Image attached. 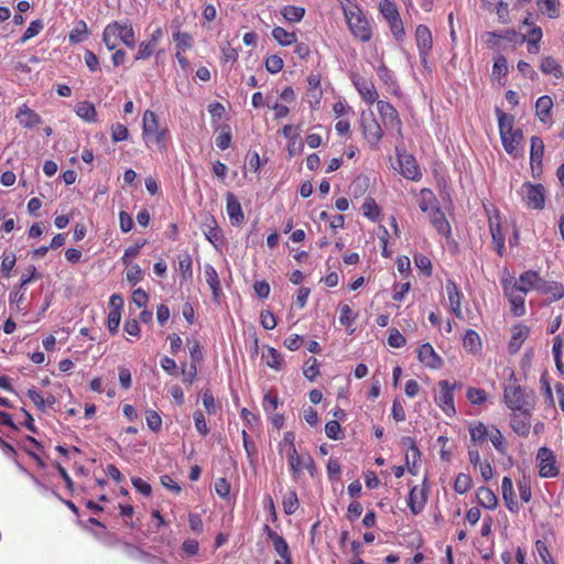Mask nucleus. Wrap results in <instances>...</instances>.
I'll list each match as a JSON object with an SVG mask.
<instances>
[{
    "label": "nucleus",
    "instance_id": "nucleus-1",
    "mask_svg": "<svg viewBox=\"0 0 564 564\" xmlns=\"http://www.w3.org/2000/svg\"><path fill=\"white\" fill-rule=\"evenodd\" d=\"M503 402L511 411L529 406L535 408L534 391L522 388L512 369L503 383Z\"/></svg>",
    "mask_w": 564,
    "mask_h": 564
},
{
    "label": "nucleus",
    "instance_id": "nucleus-2",
    "mask_svg": "<svg viewBox=\"0 0 564 564\" xmlns=\"http://www.w3.org/2000/svg\"><path fill=\"white\" fill-rule=\"evenodd\" d=\"M343 11L354 36L361 42H369L372 36V31L369 21L356 4L343 6Z\"/></svg>",
    "mask_w": 564,
    "mask_h": 564
},
{
    "label": "nucleus",
    "instance_id": "nucleus-3",
    "mask_svg": "<svg viewBox=\"0 0 564 564\" xmlns=\"http://www.w3.org/2000/svg\"><path fill=\"white\" fill-rule=\"evenodd\" d=\"M118 39L130 48L135 46L134 31L130 23L120 24L113 22L108 24L102 34V41L108 50L112 51L118 45Z\"/></svg>",
    "mask_w": 564,
    "mask_h": 564
},
{
    "label": "nucleus",
    "instance_id": "nucleus-4",
    "mask_svg": "<svg viewBox=\"0 0 564 564\" xmlns=\"http://www.w3.org/2000/svg\"><path fill=\"white\" fill-rule=\"evenodd\" d=\"M531 289L533 288H525L523 284H505V295L510 303L513 316L520 317L525 314V295Z\"/></svg>",
    "mask_w": 564,
    "mask_h": 564
},
{
    "label": "nucleus",
    "instance_id": "nucleus-5",
    "mask_svg": "<svg viewBox=\"0 0 564 564\" xmlns=\"http://www.w3.org/2000/svg\"><path fill=\"white\" fill-rule=\"evenodd\" d=\"M536 466L541 478H554L560 474L556 456L554 452L546 446H542L538 449Z\"/></svg>",
    "mask_w": 564,
    "mask_h": 564
},
{
    "label": "nucleus",
    "instance_id": "nucleus-6",
    "mask_svg": "<svg viewBox=\"0 0 564 564\" xmlns=\"http://www.w3.org/2000/svg\"><path fill=\"white\" fill-rule=\"evenodd\" d=\"M437 386L440 392L434 398L435 403L446 415L454 416L456 414L454 391L459 384L457 382L451 383L448 380H441Z\"/></svg>",
    "mask_w": 564,
    "mask_h": 564
},
{
    "label": "nucleus",
    "instance_id": "nucleus-7",
    "mask_svg": "<svg viewBox=\"0 0 564 564\" xmlns=\"http://www.w3.org/2000/svg\"><path fill=\"white\" fill-rule=\"evenodd\" d=\"M520 193L528 207L538 210L544 208L545 188L542 184H532L530 182H525L521 186Z\"/></svg>",
    "mask_w": 564,
    "mask_h": 564
},
{
    "label": "nucleus",
    "instance_id": "nucleus-8",
    "mask_svg": "<svg viewBox=\"0 0 564 564\" xmlns=\"http://www.w3.org/2000/svg\"><path fill=\"white\" fill-rule=\"evenodd\" d=\"M534 408H522L510 414V427L520 437H527L531 430V419Z\"/></svg>",
    "mask_w": 564,
    "mask_h": 564
},
{
    "label": "nucleus",
    "instance_id": "nucleus-9",
    "mask_svg": "<svg viewBox=\"0 0 564 564\" xmlns=\"http://www.w3.org/2000/svg\"><path fill=\"white\" fill-rule=\"evenodd\" d=\"M361 127L367 141L376 145L382 138V129L373 117L372 111L361 112Z\"/></svg>",
    "mask_w": 564,
    "mask_h": 564
},
{
    "label": "nucleus",
    "instance_id": "nucleus-10",
    "mask_svg": "<svg viewBox=\"0 0 564 564\" xmlns=\"http://www.w3.org/2000/svg\"><path fill=\"white\" fill-rule=\"evenodd\" d=\"M267 536L271 540L274 551L282 558L281 564H293L292 555L285 539L272 530L268 524L263 528Z\"/></svg>",
    "mask_w": 564,
    "mask_h": 564
},
{
    "label": "nucleus",
    "instance_id": "nucleus-11",
    "mask_svg": "<svg viewBox=\"0 0 564 564\" xmlns=\"http://www.w3.org/2000/svg\"><path fill=\"white\" fill-rule=\"evenodd\" d=\"M143 134L153 135L156 143L160 144L162 149L165 148L164 138L166 130L159 128L158 116L151 110H147L143 115Z\"/></svg>",
    "mask_w": 564,
    "mask_h": 564
},
{
    "label": "nucleus",
    "instance_id": "nucleus-12",
    "mask_svg": "<svg viewBox=\"0 0 564 564\" xmlns=\"http://www.w3.org/2000/svg\"><path fill=\"white\" fill-rule=\"evenodd\" d=\"M429 496V489L425 486V480L422 486H413L409 492L408 497V506L412 512V514H420L426 505Z\"/></svg>",
    "mask_w": 564,
    "mask_h": 564
},
{
    "label": "nucleus",
    "instance_id": "nucleus-13",
    "mask_svg": "<svg viewBox=\"0 0 564 564\" xmlns=\"http://www.w3.org/2000/svg\"><path fill=\"white\" fill-rule=\"evenodd\" d=\"M377 108L383 124L386 127L397 129L398 133L401 134L402 123L395 108L390 102L384 100H378Z\"/></svg>",
    "mask_w": 564,
    "mask_h": 564
},
{
    "label": "nucleus",
    "instance_id": "nucleus-14",
    "mask_svg": "<svg viewBox=\"0 0 564 564\" xmlns=\"http://www.w3.org/2000/svg\"><path fill=\"white\" fill-rule=\"evenodd\" d=\"M417 359L425 367L431 369H440L443 366L442 358L436 354L433 346L429 343L422 344L417 348Z\"/></svg>",
    "mask_w": 564,
    "mask_h": 564
},
{
    "label": "nucleus",
    "instance_id": "nucleus-15",
    "mask_svg": "<svg viewBox=\"0 0 564 564\" xmlns=\"http://www.w3.org/2000/svg\"><path fill=\"white\" fill-rule=\"evenodd\" d=\"M530 335V328L524 324H516L511 327V338L508 350L511 355L517 354Z\"/></svg>",
    "mask_w": 564,
    "mask_h": 564
},
{
    "label": "nucleus",
    "instance_id": "nucleus-16",
    "mask_svg": "<svg viewBox=\"0 0 564 564\" xmlns=\"http://www.w3.org/2000/svg\"><path fill=\"white\" fill-rule=\"evenodd\" d=\"M398 161L400 165V173L408 180H419L421 176L419 166L413 155L399 154Z\"/></svg>",
    "mask_w": 564,
    "mask_h": 564
},
{
    "label": "nucleus",
    "instance_id": "nucleus-17",
    "mask_svg": "<svg viewBox=\"0 0 564 564\" xmlns=\"http://www.w3.org/2000/svg\"><path fill=\"white\" fill-rule=\"evenodd\" d=\"M226 210L232 225L239 226L243 223L245 216L238 198L231 192L226 194Z\"/></svg>",
    "mask_w": 564,
    "mask_h": 564
},
{
    "label": "nucleus",
    "instance_id": "nucleus-18",
    "mask_svg": "<svg viewBox=\"0 0 564 564\" xmlns=\"http://www.w3.org/2000/svg\"><path fill=\"white\" fill-rule=\"evenodd\" d=\"M416 45L420 52V57H424L425 53H429L433 45L432 33L426 25H419L415 31Z\"/></svg>",
    "mask_w": 564,
    "mask_h": 564
},
{
    "label": "nucleus",
    "instance_id": "nucleus-19",
    "mask_svg": "<svg viewBox=\"0 0 564 564\" xmlns=\"http://www.w3.org/2000/svg\"><path fill=\"white\" fill-rule=\"evenodd\" d=\"M540 294L546 296L549 303L564 297V284H529Z\"/></svg>",
    "mask_w": 564,
    "mask_h": 564
},
{
    "label": "nucleus",
    "instance_id": "nucleus-20",
    "mask_svg": "<svg viewBox=\"0 0 564 564\" xmlns=\"http://www.w3.org/2000/svg\"><path fill=\"white\" fill-rule=\"evenodd\" d=\"M544 153V143L540 137L531 138V150H530V161L531 169L534 172L536 169L541 171L542 169V159Z\"/></svg>",
    "mask_w": 564,
    "mask_h": 564
},
{
    "label": "nucleus",
    "instance_id": "nucleus-21",
    "mask_svg": "<svg viewBox=\"0 0 564 564\" xmlns=\"http://www.w3.org/2000/svg\"><path fill=\"white\" fill-rule=\"evenodd\" d=\"M17 119L19 120L20 124H22L24 128L32 129L40 123H42V118L40 115H37L34 110L29 108L26 105H23L18 113Z\"/></svg>",
    "mask_w": 564,
    "mask_h": 564
},
{
    "label": "nucleus",
    "instance_id": "nucleus-22",
    "mask_svg": "<svg viewBox=\"0 0 564 564\" xmlns=\"http://www.w3.org/2000/svg\"><path fill=\"white\" fill-rule=\"evenodd\" d=\"M476 498L478 503L485 509L495 510L498 506V497L489 487H479L476 491Z\"/></svg>",
    "mask_w": 564,
    "mask_h": 564
},
{
    "label": "nucleus",
    "instance_id": "nucleus-23",
    "mask_svg": "<svg viewBox=\"0 0 564 564\" xmlns=\"http://www.w3.org/2000/svg\"><path fill=\"white\" fill-rule=\"evenodd\" d=\"M468 431L470 438L475 444H482L488 440L490 429L482 422L476 421L470 423Z\"/></svg>",
    "mask_w": 564,
    "mask_h": 564
},
{
    "label": "nucleus",
    "instance_id": "nucleus-24",
    "mask_svg": "<svg viewBox=\"0 0 564 564\" xmlns=\"http://www.w3.org/2000/svg\"><path fill=\"white\" fill-rule=\"evenodd\" d=\"M355 86L365 101L369 104H373L375 101H377L378 93L375 88V85L371 82L365 79L357 80L355 82Z\"/></svg>",
    "mask_w": 564,
    "mask_h": 564
},
{
    "label": "nucleus",
    "instance_id": "nucleus-25",
    "mask_svg": "<svg viewBox=\"0 0 564 564\" xmlns=\"http://www.w3.org/2000/svg\"><path fill=\"white\" fill-rule=\"evenodd\" d=\"M448 301L452 312L458 317L463 318L462 299L463 294L458 291L457 284H451L447 288Z\"/></svg>",
    "mask_w": 564,
    "mask_h": 564
},
{
    "label": "nucleus",
    "instance_id": "nucleus-26",
    "mask_svg": "<svg viewBox=\"0 0 564 564\" xmlns=\"http://www.w3.org/2000/svg\"><path fill=\"white\" fill-rule=\"evenodd\" d=\"M463 346L471 354L479 352L481 350V339L479 334L474 329L466 330L463 338Z\"/></svg>",
    "mask_w": 564,
    "mask_h": 564
},
{
    "label": "nucleus",
    "instance_id": "nucleus-27",
    "mask_svg": "<svg viewBox=\"0 0 564 564\" xmlns=\"http://www.w3.org/2000/svg\"><path fill=\"white\" fill-rule=\"evenodd\" d=\"M431 221L438 234L448 237L451 235V226L444 213L438 208L431 214Z\"/></svg>",
    "mask_w": 564,
    "mask_h": 564
},
{
    "label": "nucleus",
    "instance_id": "nucleus-28",
    "mask_svg": "<svg viewBox=\"0 0 564 564\" xmlns=\"http://www.w3.org/2000/svg\"><path fill=\"white\" fill-rule=\"evenodd\" d=\"M540 69L542 73L551 74L557 79L564 76L562 72V66L552 56H547L542 59Z\"/></svg>",
    "mask_w": 564,
    "mask_h": 564
},
{
    "label": "nucleus",
    "instance_id": "nucleus-29",
    "mask_svg": "<svg viewBox=\"0 0 564 564\" xmlns=\"http://www.w3.org/2000/svg\"><path fill=\"white\" fill-rule=\"evenodd\" d=\"M522 139H523V133H522V130H520V129L512 130L507 135L501 137L503 148L507 151V153H509V154L514 152L517 145L520 143V141Z\"/></svg>",
    "mask_w": 564,
    "mask_h": 564
},
{
    "label": "nucleus",
    "instance_id": "nucleus-30",
    "mask_svg": "<svg viewBox=\"0 0 564 564\" xmlns=\"http://www.w3.org/2000/svg\"><path fill=\"white\" fill-rule=\"evenodd\" d=\"M553 107L552 98L549 96L540 97L535 102V113L541 121L545 122Z\"/></svg>",
    "mask_w": 564,
    "mask_h": 564
},
{
    "label": "nucleus",
    "instance_id": "nucleus-31",
    "mask_svg": "<svg viewBox=\"0 0 564 564\" xmlns=\"http://www.w3.org/2000/svg\"><path fill=\"white\" fill-rule=\"evenodd\" d=\"M496 113L498 117V126H499L500 137L507 135L512 130H514L513 129V122H514L513 116L505 113L499 108L496 109Z\"/></svg>",
    "mask_w": 564,
    "mask_h": 564
},
{
    "label": "nucleus",
    "instance_id": "nucleus-32",
    "mask_svg": "<svg viewBox=\"0 0 564 564\" xmlns=\"http://www.w3.org/2000/svg\"><path fill=\"white\" fill-rule=\"evenodd\" d=\"M272 36L282 46H289L296 43V34L293 32H288L281 26H275L272 30Z\"/></svg>",
    "mask_w": 564,
    "mask_h": 564
},
{
    "label": "nucleus",
    "instance_id": "nucleus-33",
    "mask_svg": "<svg viewBox=\"0 0 564 564\" xmlns=\"http://www.w3.org/2000/svg\"><path fill=\"white\" fill-rule=\"evenodd\" d=\"M75 111L78 117H80L82 119H84L88 122L96 121L97 112H96L95 106L89 101L79 102L76 106Z\"/></svg>",
    "mask_w": 564,
    "mask_h": 564
},
{
    "label": "nucleus",
    "instance_id": "nucleus-34",
    "mask_svg": "<svg viewBox=\"0 0 564 564\" xmlns=\"http://www.w3.org/2000/svg\"><path fill=\"white\" fill-rule=\"evenodd\" d=\"M288 455H289V467L292 473V476L294 478H297L303 470L304 457H302L297 453L296 448L289 451Z\"/></svg>",
    "mask_w": 564,
    "mask_h": 564
},
{
    "label": "nucleus",
    "instance_id": "nucleus-35",
    "mask_svg": "<svg viewBox=\"0 0 564 564\" xmlns=\"http://www.w3.org/2000/svg\"><path fill=\"white\" fill-rule=\"evenodd\" d=\"M262 358L264 359L268 367L274 370L281 369L283 358L276 349L269 347L267 351L262 354Z\"/></svg>",
    "mask_w": 564,
    "mask_h": 564
},
{
    "label": "nucleus",
    "instance_id": "nucleus-36",
    "mask_svg": "<svg viewBox=\"0 0 564 564\" xmlns=\"http://www.w3.org/2000/svg\"><path fill=\"white\" fill-rule=\"evenodd\" d=\"M488 438L490 440V442L492 443L494 447L496 448V451L498 453H500V454L506 453L507 445L505 442V437H503L501 431L497 426L490 427Z\"/></svg>",
    "mask_w": 564,
    "mask_h": 564
},
{
    "label": "nucleus",
    "instance_id": "nucleus-37",
    "mask_svg": "<svg viewBox=\"0 0 564 564\" xmlns=\"http://www.w3.org/2000/svg\"><path fill=\"white\" fill-rule=\"evenodd\" d=\"M283 510L285 514H294L299 509L300 502L297 498V494L294 489L290 490L283 498L282 501Z\"/></svg>",
    "mask_w": 564,
    "mask_h": 564
},
{
    "label": "nucleus",
    "instance_id": "nucleus-38",
    "mask_svg": "<svg viewBox=\"0 0 564 564\" xmlns=\"http://www.w3.org/2000/svg\"><path fill=\"white\" fill-rule=\"evenodd\" d=\"M473 487V479L468 474L459 473L454 482V490L459 495L468 492Z\"/></svg>",
    "mask_w": 564,
    "mask_h": 564
},
{
    "label": "nucleus",
    "instance_id": "nucleus-39",
    "mask_svg": "<svg viewBox=\"0 0 564 564\" xmlns=\"http://www.w3.org/2000/svg\"><path fill=\"white\" fill-rule=\"evenodd\" d=\"M403 444L409 445L410 452L406 454V465L414 462V465H419L421 460V452L415 443V440L412 437H403Z\"/></svg>",
    "mask_w": 564,
    "mask_h": 564
},
{
    "label": "nucleus",
    "instance_id": "nucleus-40",
    "mask_svg": "<svg viewBox=\"0 0 564 564\" xmlns=\"http://www.w3.org/2000/svg\"><path fill=\"white\" fill-rule=\"evenodd\" d=\"M517 486L520 499L525 503L529 502L532 497L530 476L523 475L521 478L518 479Z\"/></svg>",
    "mask_w": 564,
    "mask_h": 564
},
{
    "label": "nucleus",
    "instance_id": "nucleus-41",
    "mask_svg": "<svg viewBox=\"0 0 564 564\" xmlns=\"http://www.w3.org/2000/svg\"><path fill=\"white\" fill-rule=\"evenodd\" d=\"M303 375L310 380L314 381L319 375V365L315 357H310L303 366Z\"/></svg>",
    "mask_w": 564,
    "mask_h": 564
},
{
    "label": "nucleus",
    "instance_id": "nucleus-42",
    "mask_svg": "<svg viewBox=\"0 0 564 564\" xmlns=\"http://www.w3.org/2000/svg\"><path fill=\"white\" fill-rule=\"evenodd\" d=\"M466 398L471 404L480 405L487 401L488 393L480 388H468L466 392Z\"/></svg>",
    "mask_w": 564,
    "mask_h": 564
},
{
    "label": "nucleus",
    "instance_id": "nucleus-43",
    "mask_svg": "<svg viewBox=\"0 0 564 564\" xmlns=\"http://www.w3.org/2000/svg\"><path fill=\"white\" fill-rule=\"evenodd\" d=\"M282 14L289 22H299L303 19L305 9L302 7L286 6L282 10Z\"/></svg>",
    "mask_w": 564,
    "mask_h": 564
},
{
    "label": "nucleus",
    "instance_id": "nucleus-44",
    "mask_svg": "<svg viewBox=\"0 0 564 564\" xmlns=\"http://www.w3.org/2000/svg\"><path fill=\"white\" fill-rule=\"evenodd\" d=\"M177 270L182 274V280L192 279V258L188 254L178 256V268Z\"/></svg>",
    "mask_w": 564,
    "mask_h": 564
},
{
    "label": "nucleus",
    "instance_id": "nucleus-45",
    "mask_svg": "<svg viewBox=\"0 0 564 564\" xmlns=\"http://www.w3.org/2000/svg\"><path fill=\"white\" fill-rule=\"evenodd\" d=\"M210 223L213 224V226H208V230L205 231V236L208 241H210L215 247H217L223 241V235L217 226L216 220L213 217H210Z\"/></svg>",
    "mask_w": 564,
    "mask_h": 564
},
{
    "label": "nucleus",
    "instance_id": "nucleus-46",
    "mask_svg": "<svg viewBox=\"0 0 564 564\" xmlns=\"http://www.w3.org/2000/svg\"><path fill=\"white\" fill-rule=\"evenodd\" d=\"M173 40L176 42L177 51H185L193 45L192 36L186 32L176 31L173 33Z\"/></svg>",
    "mask_w": 564,
    "mask_h": 564
},
{
    "label": "nucleus",
    "instance_id": "nucleus-47",
    "mask_svg": "<svg viewBox=\"0 0 564 564\" xmlns=\"http://www.w3.org/2000/svg\"><path fill=\"white\" fill-rule=\"evenodd\" d=\"M202 401L207 414L214 415L218 412L220 406L216 403L210 390H205L203 392Z\"/></svg>",
    "mask_w": 564,
    "mask_h": 564
},
{
    "label": "nucleus",
    "instance_id": "nucleus-48",
    "mask_svg": "<svg viewBox=\"0 0 564 564\" xmlns=\"http://www.w3.org/2000/svg\"><path fill=\"white\" fill-rule=\"evenodd\" d=\"M362 212L366 217L369 219H377L379 216V206L377 205L376 200L371 197H367L362 204Z\"/></svg>",
    "mask_w": 564,
    "mask_h": 564
},
{
    "label": "nucleus",
    "instance_id": "nucleus-49",
    "mask_svg": "<svg viewBox=\"0 0 564 564\" xmlns=\"http://www.w3.org/2000/svg\"><path fill=\"white\" fill-rule=\"evenodd\" d=\"M414 263L415 267L422 272L423 278H429L432 274V263L426 256H414Z\"/></svg>",
    "mask_w": 564,
    "mask_h": 564
},
{
    "label": "nucleus",
    "instance_id": "nucleus-50",
    "mask_svg": "<svg viewBox=\"0 0 564 564\" xmlns=\"http://www.w3.org/2000/svg\"><path fill=\"white\" fill-rule=\"evenodd\" d=\"M535 551L541 557L543 564H556L551 555V552L546 545V543L542 540L535 541Z\"/></svg>",
    "mask_w": 564,
    "mask_h": 564
},
{
    "label": "nucleus",
    "instance_id": "nucleus-51",
    "mask_svg": "<svg viewBox=\"0 0 564 564\" xmlns=\"http://www.w3.org/2000/svg\"><path fill=\"white\" fill-rule=\"evenodd\" d=\"M325 433L328 438L335 440V441L341 440V437L344 435L341 426L338 423V421H336V420L328 421L325 424Z\"/></svg>",
    "mask_w": 564,
    "mask_h": 564
},
{
    "label": "nucleus",
    "instance_id": "nucleus-52",
    "mask_svg": "<svg viewBox=\"0 0 564 564\" xmlns=\"http://www.w3.org/2000/svg\"><path fill=\"white\" fill-rule=\"evenodd\" d=\"M145 421L148 427L153 432H159L162 427V419L160 414L154 410H147Z\"/></svg>",
    "mask_w": 564,
    "mask_h": 564
},
{
    "label": "nucleus",
    "instance_id": "nucleus-53",
    "mask_svg": "<svg viewBox=\"0 0 564 564\" xmlns=\"http://www.w3.org/2000/svg\"><path fill=\"white\" fill-rule=\"evenodd\" d=\"M195 429L202 436H207L209 434V429L207 426L205 415L200 410H197L193 414Z\"/></svg>",
    "mask_w": 564,
    "mask_h": 564
},
{
    "label": "nucleus",
    "instance_id": "nucleus-54",
    "mask_svg": "<svg viewBox=\"0 0 564 564\" xmlns=\"http://www.w3.org/2000/svg\"><path fill=\"white\" fill-rule=\"evenodd\" d=\"M356 319V315L348 304H341L339 306V322L343 326L349 327Z\"/></svg>",
    "mask_w": 564,
    "mask_h": 564
},
{
    "label": "nucleus",
    "instance_id": "nucleus-55",
    "mask_svg": "<svg viewBox=\"0 0 564 564\" xmlns=\"http://www.w3.org/2000/svg\"><path fill=\"white\" fill-rule=\"evenodd\" d=\"M17 258L13 252H4L1 262V273L3 278L8 279L10 271L15 264Z\"/></svg>",
    "mask_w": 564,
    "mask_h": 564
},
{
    "label": "nucleus",
    "instance_id": "nucleus-56",
    "mask_svg": "<svg viewBox=\"0 0 564 564\" xmlns=\"http://www.w3.org/2000/svg\"><path fill=\"white\" fill-rule=\"evenodd\" d=\"M279 397H278V393L275 391H268L264 397H263V409L264 411L267 412H272L274 410L278 409L279 406Z\"/></svg>",
    "mask_w": 564,
    "mask_h": 564
},
{
    "label": "nucleus",
    "instance_id": "nucleus-57",
    "mask_svg": "<svg viewBox=\"0 0 564 564\" xmlns=\"http://www.w3.org/2000/svg\"><path fill=\"white\" fill-rule=\"evenodd\" d=\"M121 321V313L118 310H110L107 318V327L110 334H117Z\"/></svg>",
    "mask_w": 564,
    "mask_h": 564
},
{
    "label": "nucleus",
    "instance_id": "nucleus-58",
    "mask_svg": "<svg viewBox=\"0 0 564 564\" xmlns=\"http://www.w3.org/2000/svg\"><path fill=\"white\" fill-rule=\"evenodd\" d=\"M380 12L388 21L391 19H395L399 15L395 4L389 0H382L380 2Z\"/></svg>",
    "mask_w": 564,
    "mask_h": 564
},
{
    "label": "nucleus",
    "instance_id": "nucleus-59",
    "mask_svg": "<svg viewBox=\"0 0 564 564\" xmlns=\"http://www.w3.org/2000/svg\"><path fill=\"white\" fill-rule=\"evenodd\" d=\"M111 138L115 142L123 141L129 138V130L122 123H113L111 126Z\"/></svg>",
    "mask_w": 564,
    "mask_h": 564
},
{
    "label": "nucleus",
    "instance_id": "nucleus-60",
    "mask_svg": "<svg viewBox=\"0 0 564 564\" xmlns=\"http://www.w3.org/2000/svg\"><path fill=\"white\" fill-rule=\"evenodd\" d=\"M327 474L329 479L338 480L341 473V465L338 458L330 457L326 465Z\"/></svg>",
    "mask_w": 564,
    "mask_h": 564
},
{
    "label": "nucleus",
    "instance_id": "nucleus-61",
    "mask_svg": "<svg viewBox=\"0 0 564 564\" xmlns=\"http://www.w3.org/2000/svg\"><path fill=\"white\" fill-rule=\"evenodd\" d=\"M265 68L269 73L275 74L283 68V59L279 55H270L265 59Z\"/></svg>",
    "mask_w": 564,
    "mask_h": 564
},
{
    "label": "nucleus",
    "instance_id": "nucleus-62",
    "mask_svg": "<svg viewBox=\"0 0 564 564\" xmlns=\"http://www.w3.org/2000/svg\"><path fill=\"white\" fill-rule=\"evenodd\" d=\"M230 484L226 478H218L215 481V492L223 499H227L230 494Z\"/></svg>",
    "mask_w": 564,
    "mask_h": 564
},
{
    "label": "nucleus",
    "instance_id": "nucleus-63",
    "mask_svg": "<svg viewBox=\"0 0 564 564\" xmlns=\"http://www.w3.org/2000/svg\"><path fill=\"white\" fill-rule=\"evenodd\" d=\"M43 29V23L40 20H35L30 23L29 28L25 30L24 34L21 37V42L24 43L28 40L37 35Z\"/></svg>",
    "mask_w": 564,
    "mask_h": 564
},
{
    "label": "nucleus",
    "instance_id": "nucleus-64",
    "mask_svg": "<svg viewBox=\"0 0 564 564\" xmlns=\"http://www.w3.org/2000/svg\"><path fill=\"white\" fill-rule=\"evenodd\" d=\"M508 73V62L502 55L495 58L492 74L497 77L505 76Z\"/></svg>",
    "mask_w": 564,
    "mask_h": 564
}]
</instances>
